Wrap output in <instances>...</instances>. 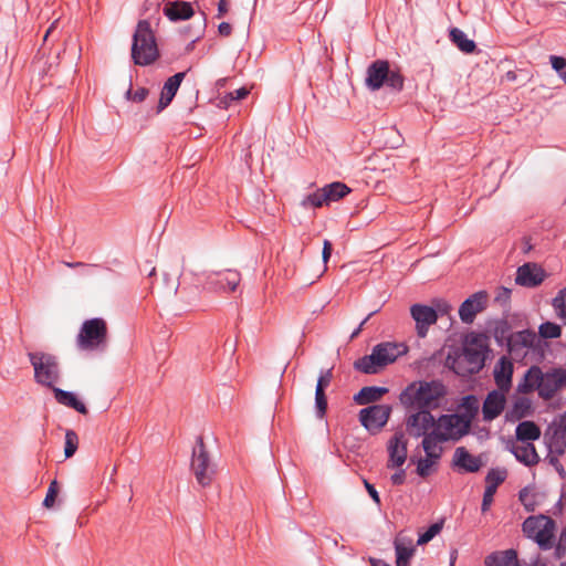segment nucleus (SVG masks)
Here are the masks:
<instances>
[{
    "mask_svg": "<svg viewBox=\"0 0 566 566\" xmlns=\"http://www.w3.org/2000/svg\"><path fill=\"white\" fill-rule=\"evenodd\" d=\"M565 387L566 369L558 367L543 371L541 367L534 365L525 371L516 391L522 395L537 391L543 400H551Z\"/></svg>",
    "mask_w": 566,
    "mask_h": 566,
    "instance_id": "f257e3e1",
    "label": "nucleus"
},
{
    "mask_svg": "<svg viewBox=\"0 0 566 566\" xmlns=\"http://www.w3.org/2000/svg\"><path fill=\"white\" fill-rule=\"evenodd\" d=\"M446 392L444 385L439 380L412 382L401 392L400 401L410 409L428 410L436 407Z\"/></svg>",
    "mask_w": 566,
    "mask_h": 566,
    "instance_id": "f03ea898",
    "label": "nucleus"
},
{
    "mask_svg": "<svg viewBox=\"0 0 566 566\" xmlns=\"http://www.w3.org/2000/svg\"><path fill=\"white\" fill-rule=\"evenodd\" d=\"M159 56L155 35L150 23L147 20H140L137 23L133 35L132 57L137 65H149Z\"/></svg>",
    "mask_w": 566,
    "mask_h": 566,
    "instance_id": "7ed1b4c3",
    "label": "nucleus"
},
{
    "mask_svg": "<svg viewBox=\"0 0 566 566\" xmlns=\"http://www.w3.org/2000/svg\"><path fill=\"white\" fill-rule=\"evenodd\" d=\"M108 343V328L104 318L94 317L83 322L76 336V346L83 352L104 350Z\"/></svg>",
    "mask_w": 566,
    "mask_h": 566,
    "instance_id": "20e7f679",
    "label": "nucleus"
},
{
    "mask_svg": "<svg viewBox=\"0 0 566 566\" xmlns=\"http://www.w3.org/2000/svg\"><path fill=\"white\" fill-rule=\"evenodd\" d=\"M29 360L34 369V380L39 385L48 388L55 387V384L60 381L61 371L57 358L48 353L33 352L28 354Z\"/></svg>",
    "mask_w": 566,
    "mask_h": 566,
    "instance_id": "39448f33",
    "label": "nucleus"
},
{
    "mask_svg": "<svg viewBox=\"0 0 566 566\" xmlns=\"http://www.w3.org/2000/svg\"><path fill=\"white\" fill-rule=\"evenodd\" d=\"M555 527V521L543 514L528 516L522 524L525 536L533 539L543 551L553 547Z\"/></svg>",
    "mask_w": 566,
    "mask_h": 566,
    "instance_id": "423d86ee",
    "label": "nucleus"
},
{
    "mask_svg": "<svg viewBox=\"0 0 566 566\" xmlns=\"http://www.w3.org/2000/svg\"><path fill=\"white\" fill-rule=\"evenodd\" d=\"M191 471L197 482L206 488L209 486L216 474V465L206 450L202 437H198L192 450Z\"/></svg>",
    "mask_w": 566,
    "mask_h": 566,
    "instance_id": "0eeeda50",
    "label": "nucleus"
},
{
    "mask_svg": "<svg viewBox=\"0 0 566 566\" xmlns=\"http://www.w3.org/2000/svg\"><path fill=\"white\" fill-rule=\"evenodd\" d=\"M442 441H459L467 436L471 426L459 413L441 415L433 428Z\"/></svg>",
    "mask_w": 566,
    "mask_h": 566,
    "instance_id": "6e6552de",
    "label": "nucleus"
},
{
    "mask_svg": "<svg viewBox=\"0 0 566 566\" xmlns=\"http://www.w3.org/2000/svg\"><path fill=\"white\" fill-rule=\"evenodd\" d=\"M539 344V338L534 331L523 329L512 333L507 337V352L516 359H524L530 352H534Z\"/></svg>",
    "mask_w": 566,
    "mask_h": 566,
    "instance_id": "1a4fd4ad",
    "label": "nucleus"
},
{
    "mask_svg": "<svg viewBox=\"0 0 566 566\" xmlns=\"http://www.w3.org/2000/svg\"><path fill=\"white\" fill-rule=\"evenodd\" d=\"M241 281V274L237 270L211 272L206 275L205 287L219 293L235 291Z\"/></svg>",
    "mask_w": 566,
    "mask_h": 566,
    "instance_id": "9d476101",
    "label": "nucleus"
},
{
    "mask_svg": "<svg viewBox=\"0 0 566 566\" xmlns=\"http://www.w3.org/2000/svg\"><path fill=\"white\" fill-rule=\"evenodd\" d=\"M390 412L388 405H373L359 411V421L369 432L376 433L388 422Z\"/></svg>",
    "mask_w": 566,
    "mask_h": 566,
    "instance_id": "9b49d317",
    "label": "nucleus"
},
{
    "mask_svg": "<svg viewBox=\"0 0 566 566\" xmlns=\"http://www.w3.org/2000/svg\"><path fill=\"white\" fill-rule=\"evenodd\" d=\"M437 420L429 410L418 409L406 419V429L413 438L424 437L433 430Z\"/></svg>",
    "mask_w": 566,
    "mask_h": 566,
    "instance_id": "f8f14e48",
    "label": "nucleus"
},
{
    "mask_svg": "<svg viewBox=\"0 0 566 566\" xmlns=\"http://www.w3.org/2000/svg\"><path fill=\"white\" fill-rule=\"evenodd\" d=\"M485 352V345L478 337H473L465 344L462 360L467 364V370L469 373H479L484 367Z\"/></svg>",
    "mask_w": 566,
    "mask_h": 566,
    "instance_id": "ddd939ff",
    "label": "nucleus"
},
{
    "mask_svg": "<svg viewBox=\"0 0 566 566\" xmlns=\"http://www.w3.org/2000/svg\"><path fill=\"white\" fill-rule=\"evenodd\" d=\"M509 392L501 389L491 390L482 405V419L485 422H491L502 415L505 409Z\"/></svg>",
    "mask_w": 566,
    "mask_h": 566,
    "instance_id": "4468645a",
    "label": "nucleus"
},
{
    "mask_svg": "<svg viewBox=\"0 0 566 566\" xmlns=\"http://www.w3.org/2000/svg\"><path fill=\"white\" fill-rule=\"evenodd\" d=\"M410 314L416 322L417 335L421 338L427 336L429 327L438 319L436 310L428 305L413 304Z\"/></svg>",
    "mask_w": 566,
    "mask_h": 566,
    "instance_id": "2eb2a0df",
    "label": "nucleus"
},
{
    "mask_svg": "<svg viewBox=\"0 0 566 566\" xmlns=\"http://www.w3.org/2000/svg\"><path fill=\"white\" fill-rule=\"evenodd\" d=\"M484 465L482 455H473L467 448L458 447L452 457V468L459 472L475 473Z\"/></svg>",
    "mask_w": 566,
    "mask_h": 566,
    "instance_id": "dca6fc26",
    "label": "nucleus"
},
{
    "mask_svg": "<svg viewBox=\"0 0 566 566\" xmlns=\"http://www.w3.org/2000/svg\"><path fill=\"white\" fill-rule=\"evenodd\" d=\"M488 295L480 291L467 298L459 308V315L463 323L470 324L478 313L485 308Z\"/></svg>",
    "mask_w": 566,
    "mask_h": 566,
    "instance_id": "f3484780",
    "label": "nucleus"
},
{
    "mask_svg": "<svg viewBox=\"0 0 566 566\" xmlns=\"http://www.w3.org/2000/svg\"><path fill=\"white\" fill-rule=\"evenodd\" d=\"M546 277L545 271L535 263H525L516 271L515 282L521 286L535 287Z\"/></svg>",
    "mask_w": 566,
    "mask_h": 566,
    "instance_id": "a211bd4d",
    "label": "nucleus"
},
{
    "mask_svg": "<svg viewBox=\"0 0 566 566\" xmlns=\"http://www.w3.org/2000/svg\"><path fill=\"white\" fill-rule=\"evenodd\" d=\"M388 468H400L407 459V440L403 432H396L388 442Z\"/></svg>",
    "mask_w": 566,
    "mask_h": 566,
    "instance_id": "6ab92c4d",
    "label": "nucleus"
},
{
    "mask_svg": "<svg viewBox=\"0 0 566 566\" xmlns=\"http://www.w3.org/2000/svg\"><path fill=\"white\" fill-rule=\"evenodd\" d=\"M514 366L510 358L502 356L495 364L493 369L494 382L497 389L510 392L512 388V378Z\"/></svg>",
    "mask_w": 566,
    "mask_h": 566,
    "instance_id": "aec40b11",
    "label": "nucleus"
},
{
    "mask_svg": "<svg viewBox=\"0 0 566 566\" xmlns=\"http://www.w3.org/2000/svg\"><path fill=\"white\" fill-rule=\"evenodd\" d=\"M389 63L385 60H377L367 69L366 84L371 90H379L388 76Z\"/></svg>",
    "mask_w": 566,
    "mask_h": 566,
    "instance_id": "412c9836",
    "label": "nucleus"
},
{
    "mask_svg": "<svg viewBox=\"0 0 566 566\" xmlns=\"http://www.w3.org/2000/svg\"><path fill=\"white\" fill-rule=\"evenodd\" d=\"M185 76H186L185 72H179V73H176L175 75L170 76L165 82L163 90H161L159 103H158L159 112L163 111L164 108H166L171 103V101L175 97Z\"/></svg>",
    "mask_w": 566,
    "mask_h": 566,
    "instance_id": "4be33fe9",
    "label": "nucleus"
},
{
    "mask_svg": "<svg viewBox=\"0 0 566 566\" xmlns=\"http://www.w3.org/2000/svg\"><path fill=\"white\" fill-rule=\"evenodd\" d=\"M375 350L378 352V358L384 366L394 363L399 356L407 353V346L405 344L397 343H380L375 346Z\"/></svg>",
    "mask_w": 566,
    "mask_h": 566,
    "instance_id": "5701e85b",
    "label": "nucleus"
},
{
    "mask_svg": "<svg viewBox=\"0 0 566 566\" xmlns=\"http://www.w3.org/2000/svg\"><path fill=\"white\" fill-rule=\"evenodd\" d=\"M164 14L170 21L188 20L193 15L192 6L186 1H172L165 4Z\"/></svg>",
    "mask_w": 566,
    "mask_h": 566,
    "instance_id": "b1692460",
    "label": "nucleus"
},
{
    "mask_svg": "<svg viewBox=\"0 0 566 566\" xmlns=\"http://www.w3.org/2000/svg\"><path fill=\"white\" fill-rule=\"evenodd\" d=\"M485 566H520L517 553L514 549L497 551L488 555Z\"/></svg>",
    "mask_w": 566,
    "mask_h": 566,
    "instance_id": "393cba45",
    "label": "nucleus"
},
{
    "mask_svg": "<svg viewBox=\"0 0 566 566\" xmlns=\"http://www.w3.org/2000/svg\"><path fill=\"white\" fill-rule=\"evenodd\" d=\"M512 453L515 458L527 467H532L538 463L539 457L532 442H522L512 447Z\"/></svg>",
    "mask_w": 566,
    "mask_h": 566,
    "instance_id": "a878e982",
    "label": "nucleus"
},
{
    "mask_svg": "<svg viewBox=\"0 0 566 566\" xmlns=\"http://www.w3.org/2000/svg\"><path fill=\"white\" fill-rule=\"evenodd\" d=\"M532 401L526 397H518L510 410L505 413V419L510 422L518 421L532 413Z\"/></svg>",
    "mask_w": 566,
    "mask_h": 566,
    "instance_id": "bb28decb",
    "label": "nucleus"
},
{
    "mask_svg": "<svg viewBox=\"0 0 566 566\" xmlns=\"http://www.w3.org/2000/svg\"><path fill=\"white\" fill-rule=\"evenodd\" d=\"M53 394L55 400L60 405L72 408L82 415H87L88 410L86 406L82 401H80L73 392L56 387L53 388Z\"/></svg>",
    "mask_w": 566,
    "mask_h": 566,
    "instance_id": "cd10ccee",
    "label": "nucleus"
},
{
    "mask_svg": "<svg viewBox=\"0 0 566 566\" xmlns=\"http://www.w3.org/2000/svg\"><path fill=\"white\" fill-rule=\"evenodd\" d=\"M354 367H355V369H357L364 374L373 375V374H377L379 371V369L384 368L385 366L378 358V352H376L375 347H374L371 350V354L357 359L354 363Z\"/></svg>",
    "mask_w": 566,
    "mask_h": 566,
    "instance_id": "c85d7f7f",
    "label": "nucleus"
},
{
    "mask_svg": "<svg viewBox=\"0 0 566 566\" xmlns=\"http://www.w3.org/2000/svg\"><path fill=\"white\" fill-rule=\"evenodd\" d=\"M480 402L476 396L468 395L462 398L459 405V415L472 426L473 420L479 413Z\"/></svg>",
    "mask_w": 566,
    "mask_h": 566,
    "instance_id": "c756f323",
    "label": "nucleus"
},
{
    "mask_svg": "<svg viewBox=\"0 0 566 566\" xmlns=\"http://www.w3.org/2000/svg\"><path fill=\"white\" fill-rule=\"evenodd\" d=\"M396 565L409 566V560L415 554V546L411 541L406 542L403 537H397L395 541Z\"/></svg>",
    "mask_w": 566,
    "mask_h": 566,
    "instance_id": "7c9ffc66",
    "label": "nucleus"
},
{
    "mask_svg": "<svg viewBox=\"0 0 566 566\" xmlns=\"http://www.w3.org/2000/svg\"><path fill=\"white\" fill-rule=\"evenodd\" d=\"M516 439L521 442H532L541 437L539 427L533 421H522L515 429Z\"/></svg>",
    "mask_w": 566,
    "mask_h": 566,
    "instance_id": "2f4dec72",
    "label": "nucleus"
},
{
    "mask_svg": "<svg viewBox=\"0 0 566 566\" xmlns=\"http://www.w3.org/2000/svg\"><path fill=\"white\" fill-rule=\"evenodd\" d=\"M387 388L384 387H376V386H368L363 387L355 396L354 401L357 405H368L370 402H375L379 400L386 392Z\"/></svg>",
    "mask_w": 566,
    "mask_h": 566,
    "instance_id": "473e14b6",
    "label": "nucleus"
},
{
    "mask_svg": "<svg viewBox=\"0 0 566 566\" xmlns=\"http://www.w3.org/2000/svg\"><path fill=\"white\" fill-rule=\"evenodd\" d=\"M422 438L423 439L421 446L426 455L433 459H441L443 449L441 446H439V443L443 441L440 440L439 436L437 434V431L433 429L429 432V434H426Z\"/></svg>",
    "mask_w": 566,
    "mask_h": 566,
    "instance_id": "72a5a7b5",
    "label": "nucleus"
},
{
    "mask_svg": "<svg viewBox=\"0 0 566 566\" xmlns=\"http://www.w3.org/2000/svg\"><path fill=\"white\" fill-rule=\"evenodd\" d=\"M450 39L463 53L470 54L476 49L474 41L468 39L467 34L458 28H452L450 30Z\"/></svg>",
    "mask_w": 566,
    "mask_h": 566,
    "instance_id": "f704fd0d",
    "label": "nucleus"
},
{
    "mask_svg": "<svg viewBox=\"0 0 566 566\" xmlns=\"http://www.w3.org/2000/svg\"><path fill=\"white\" fill-rule=\"evenodd\" d=\"M350 188L340 181H334L324 186L327 203L338 201L350 192Z\"/></svg>",
    "mask_w": 566,
    "mask_h": 566,
    "instance_id": "c9c22d12",
    "label": "nucleus"
},
{
    "mask_svg": "<svg viewBox=\"0 0 566 566\" xmlns=\"http://www.w3.org/2000/svg\"><path fill=\"white\" fill-rule=\"evenodd\" d=\"M324 187L317 189L313 193L305 196L301 202L303 208H321L324 205H328L326 197L324 196Z\"/></svg>",
    "mask_w": 566,
    "mask_h": 566,
    "instance_id": "e433bc0d",
    "label": "nucleus"
},
{
    "mask_svg": "<svg viewBox=\"0 0 566 566\" xmlns=\"http://www.w3.org/2000/svg\"><path fill=\"white\" fill-rule=\"evenodd\" d=\"M440 459H433L428 455L417 460L416 472L421 478L429 476L434 470Z\"/></svg>",
    "mask_w": 566,
    "mask_h": 566,
    "instance_id": "4c0bfd02",
    "label": "nucleus"
},
{
    "mask_svg": "<svg viewBox=\"0 0 566 566\" xmlns=\"http://www.w3.org/2000/svg\"><path fill=\"white\" fill-rule=\"evenodd\" d=\"M507 471L505 469L493 468L485 476L486 486H493L494 490H497L499 485L505 481Z\"/></svg>",
    "mask_w": 566,
    "mask_h": 566,
    "instance_id": "58836bf2",
    "label": "nucleus"
},
{
    "mask_svg": "<svg viewBox=\"0 0 566 566\" xmlns=\"http://www.w3.org/2000/svg\"><path fill=\"white\" fill-rule=\"evenodd\" d=\"M553 307L556 315L566 324V287L562 289L553 298Z\"/></svg>",
    "mask_w": 566,
    "mask_h": 566,
    "instance_id": "ea45409f",
    "label": "nucleus"
},
{
    "mask_svg": "<svg viewBox=\"0 0 566 566\" xmlns=\"http://www.w3.org/2000/svg\"><path fill=\"white\" fill-rule=\"evenodd\" d=\"M538 334L542 338H557L562 334V328L555 323L545 322L539 325Z\"/></svg>",
    "mask_w": 566,
    "mask_h": 566,
    "instance_id": "a19ab883",
    "label": "nucleus"
},
{
    "mask_svg": "<svg viewBox=\"0 0 566 566\" xmlns=\"http://www.w3.org/2000/svg\"><path fill=\"white\" fill-rule=\"evenodd\" d=\"M78 446V437L75 431L67 430L65 433V447L64 454L65 458H71L77 450Z\"/></svg>",
    "mask_w": 566,
    "mask_h": 566,
    "instance_id": "79ce46f5",
    "label": "nucleus"
},
{
    "mask_svg": "<svg viewBox=\"0 0 566 566\" xmlns=\"http://www.w3.org/2000/svg\"><path fill=\"white\" fill-rule=\"evenodd\" d=\"M315 408L319 419L324 418L327 410V398L325 390L315 389Z\"/></svg>",
    "mask_w": 566,
    "mask_h": 566,
    "instance_id": "37998d69",
    "label": "nucleus"
},
{
    "mask_svg": "<svg viewBox=\"0 0 566 566\" xmlns=\"http://www.w3.org/2000/svg\"><path fill=\"white\" fill-rule=\"evenodd\" d=\"M510 325L506 321H500L496 323L493 335L497 343H502L503 340L507 342V337L512 334L510 333Z\"/></svg>",
    "mask_w": 566,
    "mask_h": 566,
    "instance_id": "c03bdc74",
    "label": "nucleus"
},
{
    "mask_svg": "<svg viewBox=\"0 0 566 566\" xmlns=\"http://www.w3.org/2000/svg\"><path fill=\"white\" fill-rule=\"evenodd\" d=\"M385 84L396 91H401L403 87V77L398 71H390L388 69V76Z\"/></svg>",
    "mask_w": 566,
    "mask_h": 566,
    "instance_id": "a18cd8bd",
    "label": "nucleus"
},
{
    "mask_svg": "<svg viewBox=\"0 0 566 566\" xmlns=\"http://www.w3.org/2000/svg\"><path fill=\"white\" fill-rule=\"evenodd\" d=\"M442 530L441 523H434L428 527V530L419 535V538L417 541L418 545H423L429 543L437 534L440 533Z\"/></svg>",
    "mask_w": 566,
    "mask_h": 566,
    "instance_id": "49530a36",
    "label": "nucleus"
},
{
    "mask_svg": "<svg viewBox=\"0 0 566 566\" xmlns=\"http://www.w3.org/2000/svg\"><path fill=\"white\" fill-rule=\"evenodd\" d=\"M148 95V90L146 87H138L136 91L132 90V83L129 84L128 90L125 93V97L128 101H133L135 103H142Z\"/></svg>",
    "mask_w": 566,
    "mask_h": 566,
    "instance_id": "de8ad7c7",
    "label": "nucleus"
},
{
    "mask_svg": "<svg viewBox=\"0 0 566 566\" xmlns=\"http://www.w3.org/2000/svg\"><path fill=\"white\" fill-rule=\"evenodd\" d=\"M57 493H59V484H57L56 480H53L49 485L46 495L43 501V506H45L46 509L53 507V505L55 503V499L57 496Z\"/></svg>",
    "mask_w": 566,
    "mask_h": 566,
    "instance_id": "09e8293b",
    "label": "nucleus"
},
{
    "mask_svg": "<svg viewBox=\"0 0 566 566\" xmlns=\"http://www.w3.org/2000/svg\"><path fill=\"white\" fill-rule=\"evenodd\" d=\"M496 493V490L493 489V486H485L484 493H483V500L481 505V511L483 513L488 512L493 503L494 494Z\"/></svg>",
    "mask_w": 566,
    "mask_h": 566,
    "instance_id": "8fccbe9b",
    "label": "nucleus"
},
{
    "mask_svg": "<svg viewBox=\"0 0 566 566\" xmlns=\"http://www.w3.org/2000/svg\"><path fill=\"white\" fill-rule=\"evenodd\" d=\"M332 377L333 375L331 369L326 370L325 373H322L317 379L316 389L325 390L329 386Z\"/></svg>",
    "mask_w": 566,
    "mask_h": 566,
    "instance_id": "3c124183",
    "label": "nucleus"
},
{
    "mask_svg": "<svg viewBox=\"0 0 566 566\" xmlns=\"http://www.w3.org/2000/svg\"><path fill=\"white\" fill-rule=\"evenodd\" d=\"M551 63L553 69L559 74L562 77V73L566 70V60L562 56H551Z\"/></svg>",
    "mask_w": 566,
    "mask_h": 566,
    "instance_id": "603ef678",
    "label": "nucleus"
},
{
    "mask_svg": "<svg viewBox=\"0 0 566 566\" xmlns=\"http://www.w3.org/2000/svg\"><path fill=\"white\" fill-rule=\"evenodd\" d=\"M250 91L247 87H240L226 96V99L241 101L249 95Z\"/></svg>",
    "mask_w": 566,
    "mask_h": 566,
    "instance_id": "864d4df0",
    "label": "nucleus"
},
{
    "mask_svg": "<svg viewBox=\"0 0 566 566\" xmlns=\"http://www.w3.org/2000/svg\"><path fill=\"white\" fill-rule=\"evenodd\" d=\"M566 553V527L562 531L559 535L558 543L556 545V555L557 557H562Z\"/></svg>",
    "mask_w": 566,
    "mask_h": 566,
    "instance_id": "5fc2aeb1",
    "label": "nucleus"
},
{
    "mask_svg": "<svg viewBox=\"0 0 566 566\" xmlns=\"http://www.w3.org/2000/svg\"><path fill=\"white\" fill-rule=\"evenodd\" d=\"M390 481L394 485H401L406 481V471L399 469L396 473L390 476Z\"/></svg>",
    "mask_w": 566,
    "mask_h": 566,
    "instance_id": "6e6d98bb",
    "label": "nucleus"
},
{
    "mask_svg": "<svg viewBox=\"0 0 566 566\" xmlns=\"http://www.w3.org/2000/svg\"><path fill=\"white\" fill-rule=\"evenodd\" d=\"M364 484H365V488H366L368 494L374 500V502L377 505H380V497H379L377 490L374 488V485L370 484L367 480H364Z\"/></svg>",
    "mask_w": 566,
    "mask_h": 566,
    "instance_id": "4d7b16f0",
    "label": "nucleus"
},
{
    "mask_svg": "<svg viewBox=\"0 0 566 566\" xmlns=\"http://www.w3.org/2000/svg\"><path fill=\"white\" fill-rule=\"evenodd\" d=\"M518 497H520V501L525 506L526 511H528V512L534 511V504L528 502V500H527L528 492L526 491V489H523L520 491Z\"/></svg>",
    "mask_w": 566,
    "mask_h": 566,
    "instance_id": "13d9d810",
    "label": "nucleus"
},
{
    "mask_svg": "<svg viewBox=\"0 0 566 566\" xmlns=\"http://www.w3.org/2000/svg\"><path fill=\"white\" fill-rule=\"evenodd\" d=\"M332 251H333V245H332L331 241L324 240L323 251H322V258H323L324 263L328 262V260L332 255Z\"/></svg>",
    "mask_w": 566,
    "mask_h": 566,
    "instance_id": "bf43d9fd",
    "label": "nucleus"
},
{
    "mask_svg": "<svg viewBox=\"0 0 566 566\" xmlns=\"http://www.w3.org/2000/svg\"><path fill=\"white\" fill-rule=\"evenodd\" d=\"M65 265L69 268H84L86 270V274H91L97 265L86 264L83 262H65Z\"/></svg>",
    "mask_w": 566,
    "mask_h": 566,
    "instance_id": "052dcab7",
    "label": "nucleus"
},
{
    "mask_svg": "<svg viewBox=\"0 0 566 566\" xmlns=\"http://www.w3.org/2000/svg\"><path fill=\"white\" fill-rule=\"evenodd\" d=\"M549 463L552 465H554V468L556 469V471L558 472V474L560 475L562 479H564L566 476V472L564 470V467L562 465V463L559 462L557 457H551L549 458Z\"/></svg>",
    "mask_w": 566,
    "mask_h": 566,
    "instance_id": "680f3d73",
    "label": "nucleus"
},
{
    "mask_svg": "<svg viewBox=\"0 0 566 566\" xmlns=\"http://www.w3.org/2000/svg\"><path fill=\"white\" fill-rule=\"evenodd\" d=\"M377 311H374L368 314V316L359 324V326L352 333L350 338H355L359 335V333L363 331L364 325L369 321V318L375 315Z\"/></svg>",
    "mask_w": 566,
    "mask_h": 566,
    "instance_id": "e2e57ef3",
    "label": "nucleus"
},
{
    "mask_svg": "<svg viewBox=\"0 0 566 566\" xmlns=\"http://www.w3.org/2000/svg\"><path fill=\"white\" fill-rule=\"evenodd\" d=\"M218 31L223 36H229L232 32V27L228 22H222L218 27Z\"/></svg>",
    "mask_w": 566,
    "mask_h": 566,
    "instance_id": "0e129e2a",
    "label": "nucleus"
},
{
    "mask_svg": "<svg viewBox=\"0 0 566 566\" xmlns=\"http://www.w3.org/2000/svg\"><path fill=\"white\" fill-rule=\"evenodd\" d=\"M511 291L509 289L502 287L496 296V301H507L510 298Z\"/></svg>",
    "mask_w": 566,
    "mask_h": 566,
    "instance_id": "69168bd1",
    "label": "nucleus"
},
{
    "mask_svg": "<svg viewBox=\"0 0 566 566\" xmlns=\"http://www.w3.org/2000/svg\"><path fill=\"white\" fill-rule=\"evenodd\" d=\"M228 11L227 0H220L218 3V17H222Z\"/></svg>",
    "mask_w": 566,
    "mask_h": 566,
    "instance_id": "338daca9",
    "label": "nucleus"
},
{
    "mask_svg": "<svg viewBox=\"0 0 566 566\" xmlns=\"http://www.w3.org/2000/svg\"><path fill=\"white\" fill-rule=\"evenodd\" d=\"M369 562H370L371 566H390L386 562H384L381 559H377V558H370Z\"/></svg>",
    "mask_w": 566,
    "mask_h": 566,
    "instance_id": "774afa93",
    "label": "nucleus"
}]
</instances>
